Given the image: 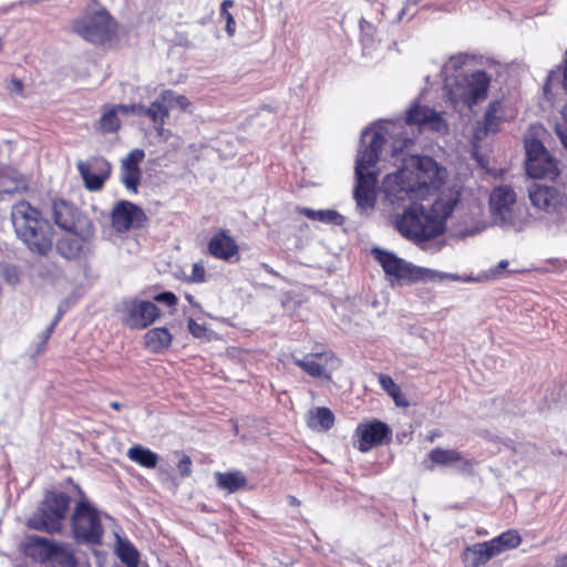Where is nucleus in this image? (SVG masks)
Instances as JSON below:
<instances>
[{
	"mask_svg": "<svg viewBox=\"0 0 567 567\" xmlns=\"http://www.w3.org/2000/svg\"><path fill=\"white\" fill-rule=\"evenodd\" d=\"M73 30L87 42L104 44L115 37L117 23L105 9H102L76 20Z\"/></svg>",
	"mask_w": 567,
	"mask_h": 567,
	"instance_id": "11",
	"label": "nucleus"
},
{
	"mask_svg": "<svg viewBox=\"0 0 567 567\" xmlns=\"http://www.w3.org/2000/svg\"><path fill=\"white\" fill-rule=\"evenodd\" d=\"M72 530L79 542L87 544H100L103 528L99 513L86 502L78 503L72 515Z\"/></svg>",
	"mask_w": 567,
	"mask_h": 567,
	"instance_id": "13",
	"label": "nucleus"
},
{
	"mask_svg": "<svg viewBox=\"0 0 567 567\" xmlns=\"http://www.w3.org/2000/svg\"><path fill=\"white\" fill-rule=\"evenodd\" d=\"M144 157L145 153L143 150L134 148L122 159L121 182L133 193H137V185L142 175L138 164Z\"/></svg>",
	"mask_w": 567,
	"mask_h": 567,
	"instance_id": "20",
	"label": "nucleus"
},
{
	"mask_svg": "<svg viewBox=\"0 0 567 567\" xmlns=\"http://www.w3.org/2000/svg\"><path fill=\"white\" fill-rule=\"evenodd\" d=\"M503 551L514 549L519 546L522 538L517 530L509 529L495 537Z\"/></svg>",
	"mask_w": 567,
	"mask_h": 567,
	"instance_id": "37",
	"label": "nucleus"
},
{
	"mask_svg": "<svg viewBox=\"0 0 567 567\" xmlns=\"http://www.w3.org/2000/svg\"><path fill=\"white\" fill-rule=\"evenodd\" d=\"M52 208L55 224L66 231L78 228L80 225V219L85 218L84 216H81L78 210L65 200L54 202Z\"/></svg>",
	"mask_w": 567,
	"mask_h": 567,
	"instance_id": "25",
	"label": "nucleus"
},
{
	"mask_svg": "<svg viewBox=\"0 0 567 567\" xmlns=\"http://www.w3.org/2000/svg\"><path fill=\"white\" fill-rule=\"evenodd\" d=\"M162 100L165 101L168 110L178 106L182 111H187L190 106V102L185 95H178L172 90H164Z\"/></svg>",
	"mask_w": 567,
	"mask_h": 567,
	"instance_id": "36",
	"label": "nucleus"
},
{
	"mask_svg": "<svg viewBox=\"0 0 567 567\" xmlns=\"http://www.w3.org/2000/svg\"><path fill=\"white\" fill-rule=\"evenodd\" d=\"M381 388L394 400L398 406H408L409 402L401 392L400 386L386 374H379Z\"/></svg>",
	"mask_w": 567,
	"mask_h": 567,
	"instance_id": "34",
	"label": "nucleus"
},
{
	"mask_svg": "<svg viewBox=\"0 0 567 567\" xmlns=\"http://www.w3.org/2000/svg\"><path fill=\"white\" fill-rule=\"evenodd\" d=\"M121 313V319L126 327L142 330L159 317L161 310L152 301L134 298L123 301Z\"/></svg>",
	"mask_w": 567,
	"mask_h": 567,
	"instance_id": "14",
	"label": "nucleus"
},
{
	"mask_svg": "<svg viewBox=\"0 0 567 567\" xmlns=\"http://www.w3.org/2000/svg\"><path fill=\"white\" fill-rule=\"evenodd\" d=\"M445 178V169L429 156L411 158L410 163L395 174H389L383 190L391 204L423 199L431 190L437 189Z\"/></svg>",
	"mask_w": 567,
	"mask_h": 567,
	"instance_id": "2",
	"label": "nucleus"
},
{
	"mask_svg": "<svg viewBox=\"0 0 567 567\" xmlns=\"http://www.w3.org/2000/svg\"><path fill=\"white\" fill-rule=\"evenodd\" d=\"M489 208L494 223L505 229L522 230L529 220L527 208L517 203L509 186L495 187L489 196Z\"/></svg>",
	"mask_w": 567,
	"mask_h": 567,
	"instance_id": "6",
	"label": "nucleus"
},
{
	"mask_svg": "<svg viewBox=\"0 0 567 567\" xmlns=\"http://www.w3.org/2000/svg\"><path fill=\"white\" fill-rule=\"evenodd\" d=\"M359 440L358 449L361 452H368L374 445L381 444L383 440L391 433L389 426L380 421L358 426Z\"/></svg>",
	"mask_w": 567,
	"mask_h": 567,
	"instance_id": "21",
	"label": "nucleus"
},
{
	"mask_svg": "<svg viewBox=\"0 0 567 567\" xmlns=\"http://www.w3.org/2000/svg\"><path fill=\"white\" fill-rule=\"evenodd\" d=\"M173 340L172 333L166 328H153L145 333L144 344L153 353L166 350Z\"/></svg>",
	"mask_w": 567,
	"mask_h": 567,
	"instance_id": "27",
	"label": "nucleus"
},
{
	"mask_svg": "<svg viewBox=\"0 0 567 567\" xmlns=\"http://www.w3.org/2000/svg\"><path fill=\"white\" fill-rule=\"evenodd\" d=\"M382 144H368L357 159L354 199L360 209H371L374 206L377 192V174L371 171L379 158Z\"/></svg>",
	"mask_w": 567,
	"mask_h": 567,
	"instance_id": "7",
	"label": "nucleus"
},
{
	"mask_svg": "<svg viewBox=\"0 0 567 567\" xmlns=\"http://www.w3.org/2000/svg\"><path fill=\"white\" fill-rule=\"evenodd\" d=\"M54 543L44 537L30 535L22 544L23 553L34 561L44 564L51 560Z\"/></svg>",
	"mask_w": 567,
	"mask_h": 567,
	"instance_id": "23",
	"label": "nucleus"
},
{
	"mask_svg": "<svg viewBox=\"0 0 567 567\" xmlns=\"http://www.w3.org/2000/svg\"><path fill=\"white\" fill-rule=\"evenodd\" d=\"M49 338H47V330L43 332V342H47Z\"/></svg>",
	"mask_w": 567,
	"mask_h": 567,
	"instance_id": "57",
	"label": "nucleus"
},
{
	"mask_svg": "<svg viewBox=\"0 0 567 567\" xmlns=\"http://www.w3.org/2000/svg\"><path fill=\"white\" fill-rule=\"evenodd\" d=\"M429 460L432 462V465L427 466L429 470H433L434 465H439L453 467L455 471L466 474L472 473L476 464L473 458L454 449L435 447L429 453Z\"/></svg>",
	"mask_w": 567,
	"mask_h": 567,
	"instance_id": "18",
	"label": "nucleus"
},
{
	"mask_svg": "<svg viewBox=\"0 0 567 567\" xmlns=\"http://www.w3.org/2000/svg\"><path fill=\"white\" fill-rule=\"evenodd\" d=\"M12 83L16 86V89L18 90V92H22L23 83L20 80L14 79V80H12Z\"/></svg>",
	"mask_w": 567,
	"mask_h": 567,
	"instance_id": "51",
	"label": "nucleus"
},
{
	"mask_svg": "<svg viewBox=\"0 0 567 567\" xmlns=\"http://www.w3.org/2000/svg\"><path fill=\"white\" fill-rule=\"evenodd\" d=\"M118 111L115 105L106 110L100 117L99 125L100 130L104 133H113L120 128L121 122L117 116Z\"/></svg>",
	"mask_w": 567,
	"mask_h": 567,
	"instance_id": "35",
	"label": "nucleus"
},
{
	"mask_svg": "<svg viewBox=\"0 0 567 567\" xmlns=\"http://www.w3.org/2000/svg\"><path fill=\"white\" fill-rule=\"evenodd\" d=\"M300 213L312 220H319L326 224L339 226L342 225L344 221V217L332 209L315 210L310 208H302Z\"/></svg>",
	"mask_w": 567,
	"mask_h": 567,
	"instance_id": "32",
	"label": "nucleus"
},
{
	"mask_svg": "<svg viewBox=\"0 0 567 567\" xmlns=\"http://www.w3.org/2000/svg\"><path fill=\"white\" fill-rule=\"evenodd\" d=\"M142 116L150 120L157 137L163 140L171 137L169 131L164 128L165 122L169 117V110L165 101L162 100V93L150 106L143 105Z\"/></svg>",
	"mask_w": 567,
	"mask_h": 567,
	"instance_id": "22",
	"label": "nucleus"
},
{
	"mask_svg": "<svg viewBox=\"0 0 567 567\" xmlns=\"http://www.w3.org/2000/svg\"><path fill=\"white\" fill-rule=\"evenodd\" d=\"M561 116L567 122V103L561 109Z\"/></svg>",
	"mask_w": 567,
	"mask_h": 567,
	"instance_id": "53",
	"label": "nucleus"
},
{
	"mask_svg": "<svg viewBox=\"0 0 567 567\" xmlns=\"http://www.w3.org/2000/svg\"><path fill=\"white\" fill-rule=\"evenodd\" d=\"M502 102L493 101L489 103L484 120L477 124L476 137L480 138V133L483 131L485 134L496 133L499 130V125L503 121L502 116Z\"/></svg>",
	"mask_w": 567,
	"mask_h": 567,
	"instance_id": "26",
	"label": "nucleus"
},
{
	"mask_svg": "<svg viewBox=\"0 0 567 567\" xmlns=\"http://www.w3.org/2000/svg\"><path fill=\"white\" fill-rule=\"evenodd\" d=\"M117 554L121 560L128 567H135L138 563V554L130 544H124L120 540Z\"/></svg>",
	"mask_w": 567,
	"mask_h": 567,
	"instance_id": "39",
	"label": "nucleus"
},
{
	"mask_svg": "<svg viewBox=\"0 0 567 567\" xmlns=\"http://www.w3.org/2000/svg\"><path fill=\"white\" fill-rule=\"evenodd\" d=\"M56 243L60 256L69 260L80 259L90 252L94 229L89 218H81L78 228L68 230Z\"/></svg>",
	"mask_w": 567,
	"mask_h": 567,
	"instance_id": "12",
	"label": "nucleus"
},
{
	"mask_svg": "<svg viewBox=\"0 0 567 567\" xmlns=\"http://www.w3.org/2000/svg\"><path fill=\"white\" fill-rule=\"evenodd\" d=\"M126 455L132 462L147 468L156 467L158 462V455L155 452L138 444L130 447Z\"/></svg>",
	"mask_w": 567,
	"mask_h": 567,
	"instance_id": "29",
	"label": "nucleus"
},
{
	"mask_svg": "<svg viewBox=\"0 0 567 567\" xmlns=\"http://www.w3.org/2000/svg\"><path fill=\"white\" fill-rule=\"evenodd\" d=\"M216 483L219 488L226 489L229 493H234L244 487L247 483V480L241 472L235 471L227 473H216Z\"/></svg>",
	"mask_w": 567,
	"mask_h": 567,
	"instance_id": "31",
	"label": "nucleus"
},
{
	"mask_svg": "<svg viewBox=\"0 0 567 567\" xmlns=\"http://www.w3.org/2000/svg\"><path fill=\"white\" fill-rule=\"evenodd\" d=\"M11 219L18 238L31 252L47 256L51 251L53 229L40 210L27 202H20L12 207Z\"/></svg>",
	"mask_w": 567,
	"mask_h": 567,
	"instance_id": "4",
	"label": "nucleus"
},
{
	"mask_svg": "<svg viewBox=\"0 0 567 567\" xmlns=\"http://www.w3.org/2000/svg\"><path fill=\"white\" fill-rule=\"evenodd\" d=\"M334 415L328 408H317L309 411L308 425L312 430L326 431L332 427Z\"/></svg>",
	"mask_w": 567,
	"mask_h": 567,
	"instance_id": "30",
	"label": "nucleus"
},
{
	"mask_svg": "<svg viewBox=\"0 0 567 567\" xmlns=\"http://www.w3.org/2000/svg\"><path fill=\"white\" fill-rule=\"evenodd\" d=\"M115 107L118 111V113H122L125 115L135 114L137 116H142L143 104H130V105L117 104V105H115Z\"/></svg>",
	"mask_w": 567,
	"mask_h": 567,
	"instance_id": "42",
	"label": "nucleus"
},
{
	"mask_svg": "<svg viewBox=\"0 0 567 567\" xmlns=\"http://www.w3.org/2000/svg\"><path fill=\"white\" fill-rule=\"evenodd\" d=\"M154 300L158 302H164L169 307L175 306L177 303V297L171 291H165L156 295L154 297Z\"/></svg>",
	"mask_w": 567,
	"mask_h": 567,
	"instance_id": "44",
	"label": "nucleus"
},
{
	"mask_svg": "<svg viewBox=\"0 0 567 567\" xmlns=\"http://www.w3.org/2000/svg\"><path fill=\"white\" fill-rule=\"evenodd\" d=\"M561 75H563L561 85H563L564 91L567 94V50L564 53V59H563V64H561Z\"/></svg>",
	"mask_w": 567,
	"mask_h": 567,
	"instance_id": "47",
	"label": "nucleus"
},
{
	"mask_svg": "<svg viewBox=\"0 0 567 567\" xmlns=\"http://www.w3.org/2000/svg\"><path fill=\"white\" fill-rule=\"evenodd\" d=\"M439 436H441V432L439 430H433L432 432H430L427 439L430 442H433L435 440V437H439Z\"/></svg>",
	"mask_w": 567,
	"mask_h": 567,
	"instance_id": "50",
	"label": "nucleus"
},
{
	"mask_svg": "<svg viewBox=\"0 0 567 567\" xmlns=\"http://www.w3.org/2000/svg\"><path fill=\"white\" fill-rule=\"evenodd\" d=\"M111 408H113L114 410H120L121 409V404L115 401V402L111 403Z\"/></svg>",
	"mask_w": 567,
	"mask_h": 567,
	"instance_id": "55",
	"label": "nucleus"
},
{
	"mask_svg": "<svg viewBox=\"0 0 567 567\" xmlns=\"http://www.w3.org/2000/svg\"><path fill=\"white\" fill-rule=\"evenodd\" d=\"M293 362L309 375L327 380H330L331 373L340 367V360L331 352L310 353L302 359L293 358Z\"/></svg>",
	"mask_w": 567,
	"mask_h": 567,
	"instance_id": "17",
	"label": "nucleus"
},
{
	"mask_svg": "<svg viewBox=\"0 0 567 567\" xmlns=\"http://www.w3.org/2000/svg\"><path fill=\"white\" fill-rule=\"evenodd\" d=\"M63 316V311L61 309H59L54 320L52 321V323L47 328V338H50L55 326L58 324V322L61 320Z\"/></svg>",
	"mask_w": 567,
	"mask_h": 567,
	"instance_id": "49",
	"label": "nucleus"
},
{
	"mask_svg": "<svg viewBox=\"0 0 567 567\" xmlns=\"http://www.w3.org/2000/svg\"><path fill=\"white\" fill-rule=\"evenodd\" d=\"M0 275L9 285L16 286L20 282V270L14 265L2 266Z\"/></svg>",
	"mask_w": 567,
	"mask_h": 567,
	"instance_id": "40",
	"label": "nucleus"
},
{
	"mask_svg": "<svg viewBox=\"0 0 567 567\" xmlns=\"http://www.w3.org/2000/svg\"><path fill=\"white\" fill-rule=\"evenodd\" d=\"M450 131L444 111L424 104L416 99L405 110L403 117L393 120L380 118L367 126L360 136V142H414L423 133L439 136Z\"/></svg>",
	"mask_w": 567,
	"mask_h": 567,
	"instance_id": "1",
	"label": "nucleus"
},
{
	"mask_svg": "<svg viewBox=\"0 0 567 567\" xmlns=\"http://www.w3.org/2000/svg\"><path fill=\"white\" fill-rule=\"evenodd\" d=\"M455 189L442 193L430 209L413 204L395 221L400 234L415 241L432 239L444 231L445 220L458 203Z\"/></svg>",
	"mask_w": 567,
	"mask_h": 567,
	"instance_id": "3",
	"label": "nucleus"
},
{
	"mask_svg": "<svg viewBox=\"0 0 567 567\" xmlns=\"http://www.w3.org/2000/svg\"><path fill=\"white\" fill-rule=\"evenodd\" d=\"M533 206L547 214L558 230L567 229V196L551 186L534 185L528 190Z\"/></svg>",
	"mask_w": 567,
	"mask_h": 567,
	"instance_id": "10",
	"label": "nucleus"
},
{
	"mask_svg": "<svg viewBox=\"0 0 567 567\" xmlns=\"http://www.w3.org/2000/svg\"><path fill=\"white\" fill-rule=\"evenodd\" d=\"M238 245L228 230L217 231L208 243V251L215 258L229 260L238 254Z\"/></svg>",
	"mask_w": 567,
	"mask_h": 567,
	"instance_id": "24",
	"label": "nucleus"
},
{
	"mask_svg": "<svg viewBox=\"0 0 567 567\" xmlns=\"http://www.w3.org/2000/svg\"><path fill=\"white\" fill-rule=\"evenodd\" d=\"M112 226L118 233L140 227L145 219L144 212L127 200L120 202L112 210Z\"/></svg>",
	"mask_w": 567,
	"mask_h": 567,
	"instance_id": "19",
	"label": "nucleus"
},
{
	"mask_svg": "<svg viewBox=\"0 0 567 567\" xmlns=\"http://www.w3.org/2000/svg\"><path fill=\"white\" fill-rule=\"evenodd\" d=\"M205 267L202 261L195 262L192 267V275L189 280L192 282H203L205 280Z\"/></svg>",
	"mask_w": 567,
	"mask_h": 567,
	"instance_id": "41",
	"label": "nucleus"
},
{
	"mask_svg": "<svg viewBox=\"0 0 567 567\" xmlns=\"http://www.w3.org/2000/svg\"><path fill=\"white\" fill-rule=\"evenodd\" d=\"M224 147L223 148H217L216 152L219 153L220 157L223 158H228V157H231L235 152L233 150V144H221Z\"/></svg>",
	"mask_w": 567,
	"mask_h": 567,
	"instance_id": "48",
	"label": "nucleus"
},
{
	"mask_svg": "<svg viewBox=\"0 0 567 567\" xmlns=\"http://www.w3.org/2000/svg\"><path fill=\"white\" fill-rule=\"evenodd\" d=\"M525 169L529 177L554 179L558 175L557 163L544 144H525Z\"/></svg>",
	"mask_w": 567,
	"mask_h": 567,
	"instance_id": "15",
	"label": "nucleus"
},
{
	"mask_svg": "<svg viewBox=\"0 0 567 567\" xmlns=\"http://www.w3.org/2000/svg\"><path fill=\"white\" fill-rule=\"evenodd\" d=\"M557 133H558V135H559V137H560V142H561V143L567 142V136H564V135H563V133H561L559 130L557 131Z\"/></svg>",
	"mask_w": 567,
	"mask_h": 567,
	"instance_id": "54",
	"label": "nucleus"
},
{
	"mask_svg": "<svg viewBox=\"0 0 567 567\" xmlns=\"http://www.w3.org/2000/svg\"><path fill=\"white\" fill-rule=\"evenodd\" d=\"M70 501L64 493H48L37 512L28 519V527L49 534L60 533Z\"/></svg>",
	"mask_w": 567,
	"mask_h": 567,
	"instance_id": "8",
	"label": "nucleus"
},
{
	"mask_svg": "<svg viewBox=\"0 0 567 567\" xmlns=\"http://www.w3.org/2000/svg\"><path fill=\"white\" fill-rule=\"evenodd\" d=\"M76 167L84 181V186L96 192L102 189L105 181L111 174V165L102 157H91L85 161H78Z\"/></svg>",
	"mask_w": 567,
	"mask_h": 567,
	"instance_id": "16",
	"label": "nucleus"
},
{
	"mask_svg": "<svg viewBox=\"0 0 567 567\" xmlns=\"http://www.w3.org/2000/svg\"><path fill=\"white\" fill-rule=\"evenodd\" d=\"M234 7L233 0H224L220 4L219 18L226 22V32L229 37H233L236 31V22L234 16L229 12V9Z\"/></svg>",
	"mask_w": 567,
	"mask_h": 567,
	"instance_id": "38",
	"label": "nucleus"
},
{
	"mask_svg": "<svg viewBox=\"0 0 567 567\" xmlns=\"http://www.w3.org/2000/svg\"><path fill=\"white\" fill-rule=\"evenodd\" d=\"M372 255L383 268L388 276L398 280L415 281H431V280H445L472 282L476 279L472 276H460L456 274H449L437 271L429 268L416 267L402 258H399L393 252L382 250L380 248L372 249Z\"/></svg>",
	"mask_w": 567,
	"mask_h": 567,
	"instance_id": "5",
	"label": "nucleus"
},
{
	"mask_svg": "<svg viewBox=\"0 0 567 567\" xmlns=\"http://www.w3.org/2000/svg\"><path fill=\"white\" fill-rule=\"evenodd\" d=\"M177 468L179 471V474L183 476V477H186L188 476L190 473H192V461L188 456L184 455L178 464H177Z\"/></svg>",
	"mask_w": 567,
	"mask_h": 567,
	"instance_id": "45",
	"label": "nucleus"
},
{
	"mask_svg": "<svg viewBox=\"0 0 567 567\" xmlns=\"http://www.w3.org/2000/svg\"><path fill=\"white\" fill-rule=\"evenodd\" d=\"M473 145L475 146V147H474V151H473V154L476 156V154H477V146H478L480 144H473Z\"/></svg>",
	"mask_w": 567,
	"mask_h": 567,
	"instance_id": "56",
	"label": "nucleus"
},
{
	"mask_svg": "<svg viewBox=\"0 0 567 567\" xmlns=\"http://www.w3.org/2000/svg\"><path fill=\"white\" fill-rule=\"evenodd\" d=\"M186 298H187V300H188L189 302H193V297H192V296H187Z\"/></svg>",
	"mask_w": 567,
	"mask_h": 567,
	"instance_id": "58",
	"label": "nucleus"
},
{
	"mask_svg": "<svg viewBox=\"0 0 567 567\" xmlns=\"http://www.w3.org/2000/svg\"><path fill=\"white\" fill-rule=\"evenodd\" d=\"M188 329H189V332L195 337V338H202L205 336L206 333V328L200 324V323H197L195 320L193 319H189L188 321Z\"/></svg>",
	"mask_w": 567,
	"mask_h": 567,
	"instance_id": "46",
	"label": "nucleus"
},
{
	"mask_svg": "<svg viewBox=\"0 0 567 567\" xmlns=\"http://www.w3.org/2000/svg\"><path fill=\"white\" fill-rule=\"evenodd\" d=\"M470 550L474 555V565L476 566L484 565L491 558L503 553L495 538L491 539L489 542L476 544Z\"/></svg>",
	"mask_w": 567,
	"mask_h": 567,
	"instance_id": "28",
	"label": "nucleus"
},
{
	"mask_svg": "<svg viewBox=\"0 0 567 567\" xmlns=\"http://www.w3.org/2000/svg\"><path fill=\"white\" fill-rule=\"evenodd\" d=\"M530 142H542L545 137L544 135L546 134V130L542 125L534 124L530 126ZM524 142H529V140L525 138Z\"/></svg>",
	"mask_w": 567,
	"mask_h": 567,
	"instance_id": "43",
	"label": "nucleus"
},
{
	"mask_svg": "<svg viewBox=\"0 0 567 567\" xmlns=\"http://www.w3.org/2000/svg\"><path fill=\"white\" fill-rule=\"evenodd\" d=\"M491 78L484 70H476L455 81L449 92V99L454 109L464 106L471 109L487 97Z\"/></svg>",
	"mask_w": 567,
	"mask_h": 567,
	"instance_id": "9",
	"label": "nucleus"
},
{
	"mask_svg": "<svg viewBox=\"0 0 567 567\" xmlns=\"http://www.w3.org/2000/svg\"><path fill=\"white\" fill-rule=\"evenodd\" d=\"M508 265L507 260H501L497 265V270L505 269Z\"/></svg>",
	"mask_w": 567,
	"mask_h": 567,
	"instance_id": "52",
	"label": "nucleus"
},
{
	"mask_svg": "<svg viewBox=\"0 0 567 567\" xmlns=\"http://www.w3.org/2000/svg\"><path fill=\"white\" fill-rule=\"evenodd\" d=\"M50 561L60 567H76L78 565L71 547L62 543H54V550Z\"/></svg>",
	"mask_w": 567,
	"mask_h": 567,
	"instance_id": "33",
	"label": "nucleus"
}]
</instances>
